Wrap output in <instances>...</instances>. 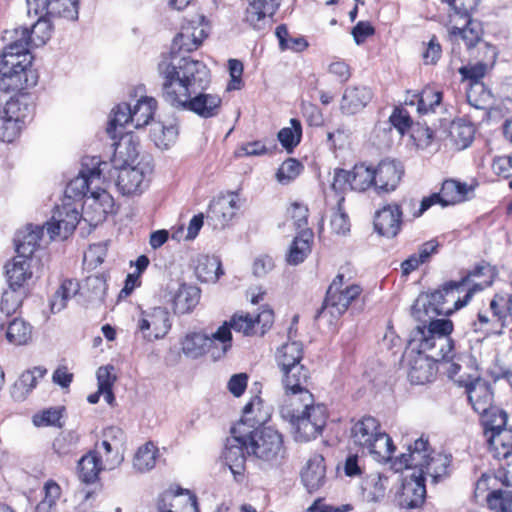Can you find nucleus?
<instances>
[{"label":"nucleus","mask_w":512,"mask_h":512,"mask_svg":"<svg viewBox=\"0 0 512 512\" xmlns=\"http://www.w3.org/2000/svg\"><path fill=\"white\" fill-rule=\"evenodd\" d=\"M158 72L163 81V97L171 106L191 111L202 118L219 114L221 97L200 91L209 82V72L204 63L172 55L159 62Z\"/></svg>","instance_id":"nucleus-1"},{"label":"nucleus","mask_w":512,"mask_h":512,"mask_svg":"<svg viewBox=\"0 0 512 512\" xmlns=\"http://www.w3.org/2000/svg\"><path fill=\"white\" fill-rule=\"evenodd\" d=\"M445 296L444 285L442 289L419 295L412 306V316L420 323L414 330V341L420 342L428 350L439 346V350L433 351L434 357L443 356V352L449 351L452 340V321L437 318L439 315L451 314V308L445 305Z\"/></svg>","instance_id":"nucleus-2"},{"label":"nucleus","mask_w":512,"mask_h":512,"mask_svg":"<svg viewBox=\"0 0 512 512\" xmlns=\"http://www.w3.org/2000/svg\"><path fill=\"white\" fill-rule=\"evenodd\" d=\"M28 31L13 29L4 32L10 41L0 56V90L18 91L36 85L37 76L31 69L32 56L27 46Z\"/></svg>","instance_id":"nucleus-3"},{"label":"nucleus","mask_w":512,"mask_h":512,"mask_svg":"<svg viewBox=\"0 0 512 512\" xmlns=\"http://www.w3.org/2000/svg\"><path fill=\"white\" fill-rule=\"evenodd\" d=\"M283 417L289 418L297 442H308L321 434L327 422V410L322 404H314L313 395L305 388L285 394L281 408Z\"/></svg>","instance_id":"nucleus-4"},{"label":"nucleus","mask_w":512,"mask_h":512,"mask_svg":"<svg viewBox=\"0 0 512 512\" xmlns=\"http://www.w3.org/2000/svg\"><path fill=\"white\" fill-rule=\"evenodd\" d=\"M269 419V413L264 408L260 397L255 396L243 408L242 418L231 428V436L227 438L222 457L228 465L234 479L241 482L244 478V468L247 455L246 420L254 423H265Z\"/></svg>","instance_id":"nucleus-5"},{"label":"nucleus","mask_w":512,"mask_h":512,"mask_svg":"<svg viewBox=\"0 0 512 512\" xmlns=\"http://www.w3.org/2000/svg\"><path fill=\"white\" fill-rule=\"evenodd\" d=\"M449 465V456L430 451L428 441L422 437L408 447V453L401 454L392 464L395 471L413 469L424 479L429 476L432 483H437L448 474Z\"/></svg>","instance_id":"nucleus-6"},{"label":"nucleus","mask_w":512,"mask_h":512,"mask_svg":"<svg viewBox=\"0 0 512 512\" xmlns=\"http://www.w3.org/2000/svg\"><path fill=\"white\" fill-rule=\"evenodd\" d=\"M156 109L155 98L143 94L132 96L129 102L120 103L111 110L106 132L111 139H116L126 126L142 128L153 119Z\"/></svg>","instance_id":"nucleus-7"},{"label":"nucleus","mask_w":512,"mask_h":512,"mask_svg":"<svg viewBox=\"0 0 512 512\" xmlns=\"http://www.w3.org/2000/svg\"><path fill=\"white\" fill-rule=\"evenodd\" d=\"M263 423L246 420L248 432L247 456L271 466L279 465L286 457L283 436L270 427L258 428Z\"/></svg>","instance_id":"nucleus-8"},{"label":"nucleus","mask_w":512,"mask_h":512,"mask_svg":"<svg viewBox=\"0 0 512 512\" xmlns=\"http://www.w3.org/2000/svg\"><path fill=\"white\" fill-rule=\"evenodd\" d=\"M351 438L355 446L378 462L389 461L395 449L390 436L381 431L380 423L371 416L363 417L354 424Z\"/></svg>","instance_id":"nucleus-9"},{"label":"nucleus","mask_w":512,"mask_h":512,"mask_svg":"<svg viewBox=\"0 0 512 512\" xmlns=\"http://www.w3.org/2000/svg\"><path fill=\"white\" fill-rule=\"evenodd\" d=\"M277 366L281 373V382L285 394L296 393L305 389L308 380V370L301 363L303 346L298 341L283 344L275 355Z\"/></svg>","instance_id":"nucleus-10"},{"label":"nucleus","mask_w":512,"mask_h":512,"mask_svg":"<svg viewBox=\"0 0 512 512\" xmlns=\"http://www.w3.org/2000/svg\"><path fill=\"white\" fill-rule=\"evenodd\" d=\"M109 166V163L101 161L96 156L84 158L78 175L68 182L62 201L81 204L87 192L91 193L92 190L99 189L100 185L105 184V171Z\"/></svg>","instance_id":"nucleus-11"},{"label":"nucleus","mask_w":512,"mask_h":512,"mask_svg":"<svg viewBox=\"0 0 512 512\" xmlns=\"http://www.w3.org/2000/svg\"><path fill=\"white\" fill-rule=\"evenodd\" d=\"M181 351L190 359H197L210 352L215 359L224 356L232 347V333L221 325L211 336L201 332L187 333L180 341Z\"/></svg>","instance_id":"nucleus-12"},{"label":"nucleus","mask_w":512,"mask_h":512,"mask_svg":"<svg viewBox=\"0 0 512 512\" xmlns=\"http://www.w3.org/2000/svg\"><path fill=\"white\" fill-rule=\"evenodd\" d=\"M361 292L362 288L359 285L345 283L344 276L338 274L327 290L326 299L317 318L325 320L329 325L335 324Z\"/></svg>","instance_id":"nucleus-13"},{"label":"nucleus","mask_w":512,"mask_h":512,"mask_svg":"<svg viewBox=\"0 0 512 512\" xmlns=\"http://www.w3.org/2000/svg\"><path fill=\"white\" fill-rule=\"evenodd\" d=\"M420 342L414 341V333L410 340V352L408 353V377L411 383L422 385L430 382L436 375L437 368L435 363L440 359H446L449 357L452 349V340H450V349L447 352H443V356H433V351L439 350V346H435L433 350L424 349L420 345Z\"/></svg>","instance_id":"nucleus-14"},{"label":"nucleus","mask_w":512,"mask_h":512,"mask_svg":"<svg viewBox=\"0 0 512 512\" xmlns=\"http://www.w3.org/2000/svg\"><path fill=\"white\" fill-rule=\"evenodd\" d=\"M80 204L76 202H63L56 206L51 220L45 225L48 241L68 238L80 221Z\"/></svg>","instance_id":"nucleus-15"},{"label":"nucleus","mask_w":512,"mask_h":512,"mask_svg":"<svg viewBox=\"0 0 512 512\" xmlns=\"http://www.w3.org/2000/svg\"><path fill=\"white\" fill-rule=\"evenodd\" d=\"M488 268L486 266H477L470 271L460 281H451L445 285V305L451 308V314L461 307L465 306L471 299L475 290H482L483 285L472 283L475 277L484 274Z\"/></svg>","instance_id":"nucleus-16"},{"label":"nucleus","mask_w":512,"mask_h":512,"mask_svg":"<svg viewBox=\"0 0 512 512\" xmlns=\"http://www.w3.org/2000/svg\"><path fill=\"white\" fill-rule=\"evenodd\" d=\"M475 187L476 184L468 185L455 179H447L442 183L440 193H434L422 199L419 211L415 213V216H421L435 204L448 206L464 202L469 199V194L473 193Z\"/></svg>","instance_id":"nucleus-17"},{"label":"nucleus","mask_w":512,"mask_h":512,"mask_svg":"<svg viewBox=\"0 0 512 512\" xmlns=\"http://www.w3.org/2000/svg\"><path fill=\"white\" fill-rule=\"evenodd\" d=\"M172 326L170 313L164 307L141 311L137 320V333L147 342L163 339Z\"/></svg>","instance_id":"nucleus-18"},{"label":"nucleus","mask_w":512,"mask_h":512,"mask_svg":"<svg viewBox=\"0 0 512 512\" xmlns=\"http://www.w3.org/2000/svg\"><path fill=\"white\" fill-rule=\"evenodd\" d=\"M117 171L116 185L124 195L141 193L148 185L152 166L148 157H142L135 166L114 169Z\"/></svg>","instance_id":"nucleus-19"},{"label":"nucleus","mask_w":512,"mask_h":512,"mask_svg":"<svg viewBox=\"0 0 512 512\" xmlns=\"http://www.w3.org/2000/svg\"><path fill=\"white\" fill-rule=\"evenodd\" d=\"M156 512H200L197 497L188 489L171 486L155 499Z\"/></svg>","instance_id":"nucleus-20"},{"label":"nucleus","mask_w":512,"mask_h":512,"mask_svg":"<svg viewBox=\"0 0 512 512\" xmlns=\"http://www.w3.org/2000/svg\"><path fill=\"white\" fill-rule=\"evenodd\" d=\"M113 207L114 199L105 190L104 185H100L99 189L92 190L91 194L86 196L84 202L80 204L83 220L94 226L103 222L107 214L112 212Z\"/></svg>","instance_id":"nucleus-21"},{"label":"nucleus","mask_w":512,"mask_h":512,"mask_svg":"<svg viewBox=\"0 0 512 512\" xmlns=\"http://www.w3.org/2000/svg\"><path fill=\"white\" fill-rule=\"evenodd\" d=\"M458 383L467 388L469 402L478 414L487 415L494 407L491 387L486 381L479 378L476 369L473 373H469L468 379L460 376Z\"/></svg>","instance_id":"nucleus-22"},{"label":"nucleus","mask_w":512,"mask_h":512,"mask_svg":"<svg viewBox=\"0 0 512 512\" xmlns=\"http://www.w3.org/2000/svg\"><path fill=\"white\" fill-rule=\"evenodd\" d=\"M28 13L47 15L49 18H78V0H26Z\"/></svg>","instance_id":"nucleus-23"},{"label":"nucleus","mask_w":512,"mask_h":512,"mask_svg":"<svg viewBox=\"0 0 512 512\" xmlns=\"http://www.w3.org/2000/svg\"><path fill=\"white\" fill-rule=\"evenodd\" d=\"M273 323V313L270 310H264L253 317L248 313H236L232 316L229 322H224L222 325H227L229 332L231 329L236 332H241L246 336L261 334L263 335L266 330Z\"/></svg>","instance_id":"nucleus-24"},{"label":"nucleus","mask_w":512,"mask_h":512,"mask_svg":"<svg viewBox=\"0 0 512 512\" xmlns=\"http://www.w3.org/2000/svg\"><path fill=\"white\" fill-rule=\"evenodd\" d=\"M447 26L450 39L455 42L462 40L468 48L474 47L481 39L482 28L470 16L449 14Z\"/></svg>","instance_id":"nucleus-25"},{"label":"nucleus","mask_w":512,"mask_h":512,"mask_svg":"<svg viewBox=\"0 0 512 512\" xmlns=\"http://www.w3.org/2000/svg\"><path fill=\"white\" fill-rule=\"evenodd\" d=\"M207 36L208 30L203 25L194 26L193 23H189L183 26L181 32L173 40L172 51L169 54L162 55L160 62L172 55L186 58L180 53L196 50ZM188 58L191 59L190 57Z\"/></svg>","instance_id":"nucleus-26"},{"label":"nucleus","mask_w":512,"mask_h":512,"mask_svg":"<svg viewBox=\"0 0 512 512\" xmlns=\"http://www.w3.org/2000/svg\"><path fill=\"white\" fill-rule=\"evenodd\" d=\"M167 290L171 296L170 301L176 314H187L194 310L200 300V289L185 282L170 283Z\"/></svg>","instance_id":"nucleus-27"},{"label":"nucleus","mask_w":512,"mask_h":512,"mask_svg":"<svg viewBox=\"0 0 512 512\" xmlns=\"http://www.w3.org/2000/svg\"><path fill=\"white\" fill-rule=\"evenodd\" d=\"M404 174L402 164L393 159L382 160L374 169L375 190L389 193L394 191Z\"/></svg>","instance_id":"nucleus-28"},{"label":"nucleus","mask_w":512,"mask_h":512,"mask_svg":"<svg viewBox=\"0 0 512 512\" xmlns=\"http://www.w3.org/2000/svg\"><path fill=\"white\" fill-rule=\"evenodd\" d=\"M300 477L308 492L312 493L321 489L327 481L324 457L320 454L312 455L303 465Z\"/></svg>","instance_id":"nucleus-29"},{"label":"nucleus","mask_w":512,"mask_h":512,"mask_svg":"<svg viewBox=\"0 0 512 512\" xmlns=\"http://www.w3.org/2000/svg\"><path fill=\"white\" fill-rule=\"evenodd\" d=\"M425 496L424 477L417 475L414 471L403 481L401 490L397 494V501L403 508H415L423 503Z\"/></svg>","instance_id":"nucleus-30"},{"label":"nucleus","mask_w":512,"mask_h":512,"mask_svg":"<svg viewBox=\"0 0 512 512\" xmlns=\"http://www.w3.org/2000/svg\"><path fill=\"white\" fill-rule=\"evenodd\" d=\"M401 223L402 211L398 204H388L375 214L374 227L382 236L395 237L401 229Z\"/></svg>","instance_id":"nucleus-31"},{"label":"nucleus","mask_w":512,"mask_h":512,"mask_svg":"<svg viewBox=\"0 0 512 512\" xmlns=\"http://www.w3.org/2000/svg\"><path fill=\"white\" fill-rule=\"evenodd\" d=\"M239 208L237 195L222 196L211 202L207 218L215 222V227L224 228L234 218Z\"/></svg>","instance_id":"nucleus-32"},{"label":"nucleus","mask_w":512,"mask_h":512,"mask_svg":"<svg viewBox=\"0 0 512 512\" xmlns=\"http://www.w3.org/2000/svg\"><path fill=\"white\" fill-rule=\"evenodd\" d=\"M372 98L373 93L366 86L347 87L340 101V110L344 115H355L362 111Z\"/></svg>","instance_id":"nucleus-33"},{"label":"nucleus","mask_w":512,"mask_h":512,"mask_svg":"<svg viewBox=\"0 0 512 512\" xmlns=\"http://www.w3.org/2000/svg\"><path fill=\"white\" fill-rule=\"evenodd\" d=\"M45 232V226L39 225H28L18 231L15 237L17 254L30 259L37 248L41 246L42 241H44Z\"/></svg>","instance_id":"nucleus-34"},{"label":"nucleus","mask_w":512,"mask_h":512,"mask_svg":"<svg viewBox=\"0 0 512 512\" xmlns=\"http://www.w3.org/2000/svg\"><path fill=\"white\" fill-rule=\"evenodd\" d=\"M120 136V141L115 144L111 160L114 169L135 166L142 158L139 156L138 144L133 141L132 137L122 136V134Z\"/></svg>","instance_id":"nucleus-35"},{"label":"nucleus","mask_w":512,"mask_h":512,"mask_svg":"<svg viewBox=\"0 0 512 512\" xmlns=\"http://www.w3.org/2000/svg\"><path fill=\"white\" fill-rule=\"evenodd\" d=\"M46 372L47 370L40 366L24 371L11 388L12 398L16 401L25 400Z\"/></svg>","instance_id":"nucleus-36"},{"label":"nucleus","mask_w":512,"mask_h":512,"mask_svg":"<svg viewBox=\"0 0 512 512\" xmlns=\"http://www.w3.org/2000/svg\"><path fill=\"white\" fill-rule=\"evenodd\" d=\"M277 7L275 0H254L246 9L245 20L254 29H264L266 17L272 16Z\"/></svg>","instance_id":"nucleus-37"},{"label":"nucleus","mask_w":512,"mask_h":512,"mask_svg":"<svg viewBox=\"0 0 512 512\" xmlns=\"http://www.w3.org/2000/svg\"><path fill=\"white\" fill-rule=\"evenodd\" d=\"M105 469H107L106 462L93 450L82 456L78 461V477L87 484L96 482L100 472Z\"/></svg>","instance_id":"nucleus-38"},{"label":"nucleus","mask_w":512,"mask_h":512,"mask_svg":"<svg viewBox=\"0 0 512 512\" xmlns=\"http://www.w3.org/2000/svg\"><path fill=\"white\" fill-rule=\"evenodd\" d=\"M486 60L475 64H469L459 68V73L463 79H468L471 83H481L480 80L485 76L488 69L491 68L497 57L496 48L492 45L484 44Z\"/></svg>","instance_id":"nucleus-39"},{"label":"nucleus","mask_w":512,"mask_h":512,"mask_svg":"<svg viewBox=\"0 0 512 512\" xmlns=\"http://www.w3.org/2000/svg\"><path fill=\"white\" fill-rule=\"evenodd\" d=\"M326 204L331 205L330 209V228L331 231L339 236H345L350 232V219L343 208L344 196H338L335 203H332L331 195L326 194Z\"/></svg>","instance_id":"nucleus-40"},{"label":"nucleus","mask_w":512,"mask_h":512,"mask_svg":"<svg viewBox=\"0 0 512 512\" xmlns=\"http://www.w3.org/2000/svg\"><path fill=\"white\" fill-rule=\"evenodd\" d=\"M80 291V284L75 279H65L50 300V308L53 313H59L65 309L70 301L76 298Z\"/></svg>","instance_id":"nucleus-41"},{"label":"nucleus","mask_w":512,"mask_h":512,"mask_svg":"<svg viewBox=\"0 0 512 512\" xmlns=\"http://www.w3.org/2000/svg\"><path fill=\"white\" fill-rule=\"evenodd\" d=\"M6 275L11 287L24 288V284L32 276L30 259L17 254L13 261L6 265Z\"/></svg>","instance_id":"nucleus-42"},{"label":"nucleus","mask_w":512,"mask_h":512,"mask_svg":"<svg viewBox=\"0 0 512 512\" xmlns=\"http://www.w3.org/2000/svg\"><path fill=\"white\" fill-rule=\"evenodd\" d=\"M312 231H303L294 238L289 247L286 260L290 265L302 263L311 252Z\"/></svg>","instance_id":"nucleus-43"},{"label":"nucleus","mask_w":512,"mask_h":512,"mask_svg":"<svg viewBox=\"0 0 512 512\" xmlns=\"http://www.w3.org/2000/svg\"><path fill=\"white\" fill-rule=\"evenodd\" d=\"M487 438L489 451L494 458L506 459L512 454V429L493 432Z\"/></svg>","instance_id":"nucleus-44"},{"label":"nucleus","mask_w":512,"mask_h":512,"mask_svg":"<svg viewBox=\"0 0 512 512\" xmlns=\"http://www.w3.org/2000/svg\"><path fill=\"white\" fill-rule=\"evenodd\" d=\"M195 273L201 282L215 283L223 274L221 262L215 256H201L198 258Z\"/></svg>","instance_id":"nucleus-45"},{"label":"nucleus","mask_w":512,"mask_h":512,"mask_svg":"<svg viewBox=\"0 0 512 512\" xmlns=\"http://www.w3.org/2000/svg\"><path fill=\"white\" fill-rule=\"evenodd\" d=\"M157 458L158 448L152 442H146L133 457V469L138 473H146L155 467Z\"/></svg>","instance_id":"nucleus-46"},{"label":"nucleus","mask_w":512,"mask_h":512,"mask_svg":"<svg viewBox=\"0 0 512 512\" xmlns=\"http://www.w3.org/2000/svg\"><path fill=\"white\" fill-rule=\"evenodd\" d=\"M37 22L28 31L27 46L40 47L44 45L51 37L52 25L47 15H38Z\"/></svg>","instance_id":"nucleus-47"},{"label":"nucleus","mask_w":512,"mask_h":512,"mask_svg":"<svg viewBox=\"0 0 512 512\" xmlns=\"http://www.w3.org/2000/svg\"><path fill=\"white\" fill-rule=\"evenodd\" d=\"M388 488V477L373 473L369 475L365 481V497L368 502L377 503L384 499Z\"/></svg>","instance_id":"nucleus-48"},{"label":"nucleus","mask_w":512,"mask_h":512,"mask_svg":"<svg viewBox=\"0 0 512 512\" xmlns=\"http://www.w3.org/2000/svg\"><path fill=\"white\" fill-rule=\"evenodd\" d=\"M93 451L106 462L108 470L115 469L124 460V448L117 446V444L109 443L103 439L100 443L95 444Z\"/></svg>","instance_id":"nucleus-49"},{"label":"nucleus","mask_w":512,"mask_h":512,"mask_svg":"<svg viewBox=\"0 0 512 512\" xmlns=\"http://www.w3.org/2000/svg\"><path fill=\"white\" fill-rule=\"evenodd\" d=\"M6 338L13 345H26L32 338V327L23 319L16 318L9 323Z\"/></svg>","instance_id":"nucleus-50"},{"label":"nucleus","mask_w":512,"mask_h":512,"mask_svg":"<svg viewBox=\"0 0 512 512\" xmlns=\"http://www.w3.org/2000/svg\"><path fill=\"white\" fill-rule=\"evenodd\" d=\"M178 136V127L175 124L164 125L155 123L151 129V138L160 149H169Z\"/></svg>","instance_id":"nucleus-51"},{"label":"nucleus","mask_w":512,"mask_h":512,"mask_svg":"<svg viewBox=\"0 0 512 512\" xmlns=\"http://www.w3.org/2000/svg\"><path fill=\"white\" fill-rule=\"evenodd\" d=\"M449 137L458 150L467 148L474 138V128L471 124L452 122L449 128Z\"/></svg>","instance_id":"nucleus-52"},{"label":"nucleus","mask_w":512,"mask_h":512,"mask_svg":"<svg viewBox=\"0 0 512 512\" xmlns=\"http://www.w3.org/2000/svg\"><path fill=\"white\" fill-rule=\"evenodd\" d=\"M351 173V189L363 192L371 186L375 187L374 169L364 164L355 165Z\"/></svg>","instance_id":"nucleus-53"},{"label":"nucleus","mask_w":512,"mask_h":512,"mask_svg":"<svg viewBox=\"0 0 512 512\" xmlns=\"http://www.w3.org/2000/svg\"><path fill=\"white\" fill-rule=\"evenodd\" d=\"M28 114V107L17 98L8 100L0 111V116L9 119L20 126H24Z\"/></svg>","instance_id":"nucleus-54"},{"label":"nucleus","mask_w":512,"mask_h":512,"mask_svg":"<svg viewBox=\"0 0 512 512\" xmlns=\"http://www.w3.org/2000/svg\"><path fill=\"white\" fill-rule=\"evenodd\" d=\"M25 296L24 288L9 287L3 292L0 309L6 315H10L21 306L22 300Z\"/></svg>","instance_id":"nucleus-55"},{"label":"nucleus","mask_w":512,"mask_h":512,"mask_svg":"<svg viewBox=\"0 0 512 512\" xmlns=\"http://www.w3.org/2000/svg\"><path fill=\"white\" fill-rule=\"evenodd\" d=\"M290 125V127H284L278 132V140L289 151L300 143L302 136V127L299 120L291 119Z\"/></svg>","instance_id":"nucleus-56"},{"label":"nucleus","mask_w":512,"mask_h":512,"mask_svg":"<svg viewBox=\"0 0 512 512\" xmlns=\"http://www.w3.org/2000/svg\"><path fill=\"white\" fill-rule=\"evenodd\" d=\"M482 417L484 424L486 426V436H489L493 432H498L499 430L507 429V413L496 406L491 408L487 415H482Z\"/></svg>","instance_id":"nucleus-57"},{"label":"nucleus","mask_w":512,"mask_h":512,"mask_svg":"<svg viewBox=\"0 0 512 512\" xmlns=\"http://www.w3.org/2000/svg\"><path fill=\"white\" fill-rule=\"evenodd\" d=\"M44 498L37 504V512H51L57 500L61 496L60 486L53 480H49L44 485Z\"/></svg>","instance_id":"nucleus-58"},{"label":"nucleus","mask_w":512,"mask_h":512,"mask_svg":"<svg viewBox=\"0 0 512 512\" xmlns=\"http://www.w3.org/2000/svg\"><path fill=\"white\" fill-rule=\"evenodd\" d=\"M303 169L302 164L296 159L289 158L284 161L277 170L276 179L280 184H288L295 180Z\"/></svg>","instance_id":"nucleus-59"},{"label":"nucleus","mask_w":512,"mask_h":512,"mask_svg":"<svg viewBox=\"0 0 512 512\" xmlns=\"http://www.w3.org/2000/svg\"><path fill=\"white\" fill-rule=\"evenodd\" d=\"M487 503L496 512H512V491L495 490L487 496Z\"/></svg>","instance_id":"nucleus-60"},{"label":"nucleus","mask_w":512,"mask_h":512,"mask_svg":"<svg viewBox=\"0 0 512 512\" xmlns=\"http://www.w3.org/2000/svg\"><path fill=\"white\" fill-rule=\"evenodd\" d=\"M466 96L468 103L477 109H484L490 99V93L482 83H471Z\"/></svg>","instance_id":"nucleus-61"},{"label":"nucleus","mask_w":512,"mask_h":512,"mask_svg":"<svg viewBox=\"0 0 512 512\" xmlns=\"http://www.w3.org/2000/svg\"><path fill=\"white\" fill-rule=\"evenodd\" d=\"M441 100L442 93L440 91H435L432 88H425L420 94L417 110L419 113L423 114L434 111L435 106H438Z\"/></svg>","instance_id":"nucleus-62"},{"label":"nucleus","mask_w":512,"mask_h":512,"mask_svg":"<svg viewBox=\"0 0 512 512\" xmlns=\"http://www.w3.org/2000/svg\"><path fill=\"white\" fill-rule=\"evenodd\" d=\"M290 220L299 232L311 231L306 228L308 223V208L300 203H293L288 210Z\"/></svg>","instance_id":"nucleus-63"},{"label":"nucleus","mask_w":512,"mask_h":512,"mask_svg":"<svg viewBox=\"0 0 512 512\" xmlns=\"http://www.w3.org/2000/svg\"><path fill=\"white\" fill-rule=\"evenodd\" d=\"M62 417V409L50 408L41 413L33 416V423L35 426H60V419Z\"/></svg>","instance_id":"nucleus-64"}]
</instances>
